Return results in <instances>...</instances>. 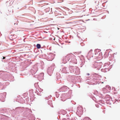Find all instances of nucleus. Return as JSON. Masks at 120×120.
I'll return each mask as SVG.
<instances>
[{
	"mask_svg": "<svg viewBox=\"0 0 120 120\" xmlns=\"http://www.w3.org/2000/svg\"><path fill=\"white\" fill-rule=\"evenodd\" d=\"M66 57L68 58V61L70 60V62H73L75 63H76V60L75 58V56L72 54L71 53L67 55Z\"/></svg>",
	"mask_w": 120,
	"mask_h": 120,
	"instance_id": "obj_1",
	"label": "nucleus"
},
{
	"mask_svg": "<svg viewBox=\"0 0 120 120\" xmlns=\"http://www.w3.org/2000/svg\"><path fill=\"white\" fill-rule=\"evenodd\" d=\"M5 57H3V59H5Z\"/></svg>",
	"mask_w": 120,
	"mask_h": 120,
	"instance_id": "obj_12",
	"label": "nucleus"
},
{
	"mask_svg": "<svg viewBox=\"0 0 120 120\" xmlns=\"http://www.w3.org/2000/svg\"><path fill=\"white\" fill-rule=\"evenodd\" d=\"M102 69H101V71H102Z\"/></svg>",
	"mask_w": 120,
	"mask_h": 120,
	"instance_id": "obj_21",
	"label": "nucleus"
},
{
	"mask_svg": "<svg viewBox=\"0 0 120 120\" xmlns=\"http://www.w3.org/2000/svg\"><path fill=\"white\" fill-rule=\"evenodd\" d=\"M90 75V74H87V75Z\"/></svg>",
	"mask_w": 120,
	"mask_h": 120,
	"instance_id": "obj_15",
	"label": "nucleus"
},
{
	"mask_svg": "<svg viewBox=\"0 0 120 120\" xmlns=\"http://www.w3.org/2000/svg\"><path fill=\"white\" fill-rule=\"evenodd\" d=\"M36 47L38 49H40L41 47V45L40 44H37V45Z\"/></svg>",
	"mask_w": 120,
	"mask_h": 120,
	"instance_id": "obj_8",
	"label": "nucleus"
},
{
	"mask_svg": "<svg viewBox=\"0 0 120 120\" xmlns=\"http://www.w3.org/2000/svg\"><path fill=\"white\" fill-rule=\"evenodd\" d=\"M55 39L54 38V39L53 40H55Z\"/></svg>",
	"mask_w": 120,
	"mask_h": 120,
	"instance_id": "obj_16",
	"label": "nucleus"
},
{
	"mask_svg": "<svg viewBox=\"0 0 120 120\" xmlns=\"http://www.w3.org/2000/svg\"><path fill=\"white\" fill-rule=\"evenodd\" d=\"M106 64H105V65H104V66H105V65H106Z\"/></svg>",
	"mask_w": 120,
	"mask_h": 120,
	"instance_id": "obj_13",
	"label": "nucleus"
},
{
	"mask_svg": "<svg viewBox=\"0 0 120 120\" xmlns=\"http://www.w3.org/2000/svg\"><path fill=\"white\" fill-rule=\"evenodd\" d=\"M76 113L79 116L82 115V108L81 107H78Z\"/></svg>",
	"mask_w": 120,
	"mask_h": 120,
	"instance_id": "obj_3",
	"label": "nucleus"
},
{
	"mask_svg": "<svg viewBox=\"0 0 120 120\" xmlns=\"http://www.w3.org/2000/svg\"><path fill=\"white\" fill-rule=\"evenodd\" d=\"M53 70V68L51 67L48 68V73L50 75H51L50 74L52 73Z\"/></svg>",
	"mask_w": 120,
	"mask_h": 120,
	"instance_id": "obj_4",
	"label": "nucleus"
},
{
	"mask_svg": "<svg viewBox=\"0 0 120 120\" xmlns=\"http://www.w3.org/2000/svg\"><path fill=\"white\" fill-rule=\"evenodd\" d=\"M103 82H102V83H103Z\"/></svg>",
	"mask_w": 120,
	"mask_h": 120,
	"instance_id": "obj_20",
	"label": "nucleus"
},
{
	"mask_svg": "<svg viewBox=\"0 0 120 120\" xmlns=\"http://www.w3.org/2000/svg\"><path fill=\"white\" fill-rule=\"evenodd\" d=\"M95 54L94 55V57H98V55L99 54V52H97L96 51H95Z\"/></svg>",
	"mask_w": 120,
	"mask_h": 120,
	"instance_id": "obj_7",
	"label": "nucleus"
},
{
	"mask_svg": "<svg viewBox=\"0 0 120 120\" xmlns=\"http://www.w3.org/2000/svg\"><path fill=\"white\" fill-rule=\"evenodd\" d=\"M44 32H46L45 31H44Z\"/></svg>",
	"mask_w": 120,
	"mask_h": 120,
	"instance_id": "obj_19",
	"label": "nucleus"
},
{
	"mask_svg": "<svg viewBox=\"0 0 120 120\" xmlns=\"http://www.w3.org/2000/svg\"><path fill=\"white\" fill-rule=\"evenodd\" d=\"M58 29V30L59 29V28H58V29Z\"/></svg>",
	"mask_w": 120,
	"mask_h": 120,
	"instance_id": "obj_18",
	"label": "nucleus"
},
{
	"mask_svg": "<svg viewBox=\"0 0 120 120\" xmlns=\"http://www.w3.org/2000/svg\"><path fill=\"white\" fill-rule=\"evenodd\" d=\"M92 50H90L88 53V56L90 57H93V54L92 52Z\"/></svg>",
	"mask_w": 120,
	"mask_h": 120,
	"instance_id": "obj_5",
	"label": "nucleus"
},
{
	"mask_svg": "<svg viewBox=\"0 0 120 120\" xmlns=\"http://www.w3.org/2000/svg\"><path fill=\"white\" fill-rule=\"evenodd\" d=\"M66 62H65V63H65Z\"/></svg>",
	"mask_w": 120,
	"mask_h": 120,
	"instance_id": "obj_17",
	"label": "nucleus"
},
{
	"mask_svg": "<svg viewBox=\"0 0 120 120\" xmlns=\"http://www.w3.org/2000/svg\"><path fill=\"white\" fill-rule=\"evenodd\" d=\"M89 119V118L88 117H86L84 118V120H86V119Z\"/></svg>",
	"mask_w": 120,
	"mask_h": 120,
	"instance_id": "obj_10",
	"label": "nucleus"
},
{
	"mask_svg": "<svg viewBox=\"0 0 120 120\" xmlns=\"http://www.w3.org/2000/svg\"><path fill=\"white\" fill-rule=\"evenodd\" d=\"M44 75V74L43 73H41L40 74V75L41 76V79L43 78Z\"/></svg>",
	"mask_w": 120,
	"mask_h": 120,
	"instance_id": "obj_9",
	"label": "nucleus"
},
{
	"mask_svg": "<svg viewBox=\"0 0 120 120\" xmlns=\"http://www.w3.org/2000/svg\"><path fill=\"white\" fill-rule=\"evenodd\" d=\"M93 67H94L95 68H97V67L96 66H94V67L93 66Z\"/></svg>",
	"mask_w": 120,
	"mask_h": 120,
	"instance_id": "obj_14",
	"label": "nucleus"
},
{
	"mask_svg": "<svg viewBox=\"0 0 120 120\" xmlns=\"http://www.w3.org/2000/svg\"><path fill=\"white\" fill-rule=\"evenodd\" d=\"M52 55L53 56V55L52 53L50 54V55L48 56V57L49 58L48 60L51 61L53 59V57H52Z\"/></svg>",
	"mask_w": 120,
	"mask_h": 120,
	"instance_id": "obj_6",
	"label": "nucleus"
},
{
	"mask_svg": "<svg viewBox=\"0 0 120 120\" xmlns=\"http://www.w3.org/2000/svg\"><path fill=\"white\" fill-rule=\"evenodd\" d=\"M69 69L70 71L77 74H78L79 73V68L76 67L71 66L70 67Z\"/></svg>",
	"mask_w": 120,
	"mask_h": 120,
	"instance_id": "obj_2",
	"label": "nucleus"
},
{
	"mask_svg": "<svg viewBox=\"0 0 120 120\" xmlns=\"http://www.w3.org/2000/svg\"><path fill=\"white\" fill-rule=\"evenodd\" d=\"M97 63H94L95 65H97Z\"/></svg>",
	"mask_w": 120,
	"mask_h": 120,
	"instance_id": "obj_11",
	"label": "nucleus"
}]
</instances>
